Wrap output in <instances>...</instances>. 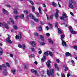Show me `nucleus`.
Wrapping results in <instances>:
<instances>
[{
  "label": "nucleus",
  "instance_id": "f257e3e1",
  "mask_svg": "<svg viewBox=\"0 0 77 77\" xmlns=\"http://www.w3.org/2000/svg\"><path fill=\"white\" fill-rule=\"evenodd\" d=\"M47 74L48 75H51L52 76L54 75V69H51L50 70V72H49L48 70L47 71Z\"/></svg>",
  "mask_w": 77,
  "mask_h": 77
},
{
  "label": "nucleus",
  "instance_id": "f03ea898",
  "mask_svg": "<svg viewBox=\"0 0 77 77\" xmlns=\"http://www.w3.org/2000/svg\"><path fill=\"white\" fill-rule=\"evenodd\" d=\"M73 1L72 0H70L69 3V7L70 8V9H73L74 8V6L72 5V3Z\"/></svg>",
  "mask_w": 77,
  "mask_h": 77
},
{
  "label": "nucleus",
  "instance_id": "7ed1b4c3",
  "mask_svg": "<svg viewBox=\"0 0 77 77\" xmlns=\"http://www.w3.org/2000/svg\"><path fill=\"white\" fill-rule=\"evenodd\" d=\"M21 36H22V34L21 32H20L18 35H17L15 36V38L16 39H19L21 38Z\"/></svg>",
  "mask_w": 77,
  "mask_h": 77
},
{
  "label": "nucleus",
  "instance_id": "20e7f679",
  "mask_svg": "<svg viewBox=\"0 0 77 77\" xmlns=\"http://www.w3.org/2000/svg\"><path fill=\"white\" fill-rule=\"evenodd\" d=\"M4 26V27L7 29H9V27L8 26V25L6 24V23L5 22L3 23H0V26Z\"/></svg>",
  "mask_w": 77,
  "mask_h": 77
},
{
  "label": "nucleus",
  "instance_id": "39448f33",
  "mask_svg": "<svg viewBox=\"0 0 77 77\" xmlns=\"http://www.w3.org/2000/svg\"><path fill=\"white\" fill-rule=\"evenodd\" d=\"M56 12L55 13L54 15L55 17L56 18H57L58 17H59V14H59V10L57 9H56Z\"/></svg>",
  "mask_w": 77,
  "mask_h": 77
},
{
  "label": "nucleus",
  "instance_id": "423d86ee",
  "mask_svg": "<svg viewBox=\"0 0 77 77\" xmlns=\"http://www.w3.org/2000/svg\"><path fill=\"white\" fill-rule=\"evenodd\" d=\"M69 29L72 33V34H75L76 33V32L74 30H73V29H72V27L71 26H69Z\"/></svg>",
  "mask_w": 77,
  "mask_h": 77
},
{
  "label": "nucleus",
  "instance_id": "0eeeda50",
  "mask_svg": "<svg viewBox=\"0 0 77 77\" xmlns=\"http://www.w3.org/2000/svg\"><path fill=\"white\" fill-rule=\"evenodd\" d=\"M51 61L49 60H48L47 62L46 63V65L48 66V68H50V63Z\"/></svg>",
  "mask_w": 77,
  "mask_h": 77
},
{
  "label": "nucleus",
  "instance_id": "6e6552de",
  "mask_svg": "<svg viewBox=\"0 0 77 77\" xmlns=\"http://www.w3.org/2000/svg\"><path fill=\"white\" fill-rule=\"evenodd\" d=\"M6 41H7L9 44H12V41L10 40V38L8 37L6 39Z\"/></svg>",
  "mask_w": 77,
  "mask_h": 77
},
{
  "label": "nucleus",
  "instance_id": "1a4fd4ad",
  "mask_svg": "<svg viewBox=\"0 0 77 77\" xmlns=\"http://www.w3.org/2000/svg\"><path fill=\"white\" fill-rule=\"evenodd\" d=\"M62 45H63V46H64V47H67V45H66V42L63 40H62Z\"/></svg>",
  "mask_w": 77,
  "mask_h": 77
},
{
  "label": "nucleus",
  "instance_id": "9d476101",
  "mask_svg": "<svg viewBox=\"0 0 77 77\" xmlns=\"http://www.w3.org/2000/svg\"><path fill=\"white\" fill-rule=\"evenodd\" d=\"M7 72V70H6V69H4L3 71V73L4 75H7V72Z\"/></svg>",
  "mask_w": 77,
  "mask_h": 77
},
{
  "label": "nucleus",
  "instance_id": "9b49d317",
  "mask_svg": "<svg viewBox=\"0 0 77 77\" xmlns=\"http://www.w3.org/2000/svg\"><path fill=\"white\" fill-rule=\"evenodd\" d=\"M67 17L66 15V14H64L63 15V17H60V18L61 19V20H63L64 18H67Z\"/></svg>",
  "mask_w": 77,
  "mask_h": 77
},
{
  "label": "nucleus",
  "instance_id": "f8f14e48",
  "mask_svg": "<svg viewBox=\"0 0 77 77\" xmlns=\"http://www.w3.org/2000/svg\"><path fill=\"white\" fill-rule=\"evenodd\" d=\"M4 51L3 50V49L1 48H0V55L2 56L3 54Z\"/></svg>",
  "mask_w": 77,
  "mask_h": 77
},
{
  "label": "nucleus",
  "instance_id": "ddd939ff",
  "mask_svg": "<svg viewBox=\"0 0 77 77\" xmlns=\"http://www.w3.org/2000/svg\"><path fill=\"white\" fill-rule=\"evenodd\" d=\"M3 12L4 14H5V15H8V11H6L5 9H4L3 11Z\"/></svg>",
  "mask_w": 77,
  "mask_h": 77
},
{
  "label": "nucleus",
  "instance_id": "4468645a",
  "mask_svg": "<svg viewBox=\"0 0 77 77\" xmlns=\"http://www.w3.org/2000/svg\"><path fill=\"white\" fill-rule=\"evenodd\" d=\"M66 57H68V56H69L70 57H71V54L69 53L68 52H67L66 53Z\"/></svg>",
  "mask_w": 77,
  "mask_h": 77
},
{
  "label": "nucleus",
  "instance_id": "2eb2a0df",
  "mask_svg": "<svg viewBox=\"0 0 77 77\" xmlns=\"http://www.w3.org/2000/svg\"><path fill=\"white\" fill-rule=\"evenodd\" d=\"M31 45L33 47H35L36 46V43L35 42H31Z\"/></svg>",
  "mask_w": 77,
  "mask_h": 77
},
{
  "label": "nucleus",
  "instance_id": "dca6fc26",
  "mask_svg": "<svg viewBox=\"0 0 77 77\" xmlns=\"http://www.w3.org/2000/svg\"><path fill=\"white\" fill-rule=\"evenodd\" d=\"M38 11L39 13H40L41 15H42V11H41V8L40 7H39L38 8Z\"/></svg>",
  "mask_w": 77,
  "mask_h": 77
},
{
  "label": "nucleus",
  "instance_id": "f3484780",
  "mask_svg": "<svg viewBox=\"0 0 77 77\" xmlns=\"http://www.w3.org/2000/svg\"><path fill=\"white\" fill-rule=\"evenodd\" d=\"M31 72H32V73H35V74H36L37 73V72L33 69H31Z\"/></svg>",
  "mask_w": 77,
  "mask_h": 77
},
{
  "label": "nucleus",
  "instance_id": "a211bd4d",
  "mask_svg": "<svg viewBox=\"0 0 77 77\" xmlns=\"http://www.w3.org/2000/svg\"><path fill=\"white\" fill-rule=\"evenodd\" d=\"M29 17L30 18H31L32 19H33L35 18V17H34V16H33V15L31 14H29Z\"/></svg>",
  "mask_w": 77,
  "mask_h": 77
},
{
  "label": "nucleus",
  "instance_id": "6ab92c4d",
  "mask_svg": "<svg viewBox=\"0 0 77 77\" xmlns=\"http://www.w3.org/2000/svg\"><path fill=\"white\" fill-rule=\"evenodd\" d=\"M52 5L54 7H56L57 6V5L56 3L55 2H53L52 3Z\"/></svg>",
  "mask_w": 77,
  "mask_h": 77
},
{
  "label": "nucleus",
  "instance_id": "aec40b11",
  "mask_svg": "<svg viewBox=\"0 0 77 77\" xmlns=\"http://www.w3.org/2000/svg\"><path fill=\"white\" fill-rule=\"evenodd\" d=\"M40 38L41 39L42 41H44V36L42 35H40Z\"/></svg>",
  "mask_w": 77,
  "mask_h": 77
},
{
  "label": "nucleus",
  "instance_id": "412c9836",
  "mask_svg": "<svg viewBox=\"0 0 77 77\" xmlns=\"http://www.w3.org/2000/svg\"><path fill=\"white\" fill-rule=\"evenodd\" d=\"M14 12L15 14H18V11H17V9L15 8L14 9Z\"/></svg>",
  "mask_w": 77,
  "mask_h": 77
},
{
  "label": "nucleus",
  "instance_id": "4be33fe9",
  "mask_svg": "<svg viewBox=\"0 0 77 77\" xmlns=\"http://www.w3.org/2000/svg\"><path fill=\"white\" fill-rule=\"evenodd\" d=\"M28 1L30 3L32 4V5H34V3H33V2L31 0H28Z\"/></svg>",
  "mask_w": 77,
  "mask_h": 77
},
{
  "label": "nucleus",
  "instance_id": "5701e85b",
  "mask_svg": "<svg viewBox=\"0 0 77 77\" xmlns=\"http://www.w3.org/2000/svg\"><path fill=\"white\" fill-rule=\"evenodd\" d=\"M48 41L50 44H53V42L51 39H49Z\"/></svg>",
  "mask_w": 77,
  "mask_h": 77
},
{
  "label": "nucleus",
  "instance_id": "b1692460",
  "mask_svg": "<svg viewBox=\"0 0 77 77\" xmlns=\"http://www.w3.org/2000/svg\"><path fill=\"white\" fill-rule=\"evenodd\" d=\"M58 31L59 33H62V30H61V29L58 28Z\"/></svg>",
  "mask_w": 77,
  "mask_h": 77
},
{
  "label": "nucleus",
  "instance_id": "393cba45",
  "mask_svg": "<svg viewBox=\"0 0 77 77\" xmlns=\"http://www.w3.org/2000/svg\"><path fill=\"white\" fill-rule=\"evenodd\" d=\"M44 54L46 56H48V51H47L46 52H45Z\"/></svg>",
  "mask_w": 77,
  "mask_h": 77
},
{
  "label": "nucleus",
  "instance_id": "a878e982",
  "mask_svg": "<svg viewBox=\"0 0 77 77\" xmlns=\"http://www.w3.org/2000/svg\"><path fill=\"white\" fill-rule=\"evenodd\" d=\"M45 57L44 56L42 58V59L41 60L42 61H45Z\"/></svg>",
  "mask_w": 77,
  "mask_h": 77
},
{
  "label": "nucleus",
  "instance_id": "bb28decb",
  "mask_svg": "<svg viewBox=\"0 0 77 77\" xmlns=\"http://www.w3.org/2000/svg\"><path fill=\"white\" fill-rule=\"evenodd\" d=\"M24 15L23 14H22L20 16V18H21V19H23L24 18Z\"/></svg>",
  "mask_w": 77,
  "mask_h": 77
},
{
  "label": "nucleus",
  "instance_id": "cd10ccee",
  "mask_svg": "<svg viewBox=\"0 0 77 77\" xmlns=\"http://www.w3.org/2000/svg\"><path fill=\"white\" fill-rule=\"evenodd\" d=\"M10 21H11V22L13 23L14 24V20H12V19L10 18L9 19Z\"/></svg>",
  "mask_w": 77,
  "mask_h": 77
},
{
  "label": "nucleus",
  "instance_id": "c85d7f7f",
  "mask_svg": "<svg viewBox=\"0 0 77 77\" xmlns=\"http://www.w3.org/2000/svg\"><path fill=\"white\" fill-rule=\"evenodd\" d=\"M33 19L34 20V21H36V22H38V21H39V20H38V19L35 18V17H34V18H33Z\"/></svg>",
  "mask_w": 77,
  "mask_h": 77
},
{
  "label": "nucleus",
  "instance_id": "c756f323",
  "mask_svg": "<svg viewBox=\"0 0 77 77\" xmlns=\"http://www.w3.org/2000/svg\"><path fill=\"white\" fill-rule=\"evenodd\" d=\"M48 53H49L50 56H53V53L51 52H50V51H48Z\"/></svg>",
  "mask_w": 77,
  "mask_h": 77
},
{
  "label": "nucleus",
  "instance_id": "7c9ffc66",
  "mask_svg": "<svg viewBox=\"0 0 77 77\" xmlns=\"http://www.w3.org/2000/svg\"><path fill=\"white\" fill-rule=\"evenodd\" d=\"M40 45H45V43L44 42H42L40 43Z\"/></svg>",
  "mask_w": 77,
  "mask_h": 77
},
{
  "label": "nucleus",
  "instance_id": "2f4dec72",
  "mask_svg": "<svg viewBox=\"0 0 77 77\" xmlns=\"http://www.w3.org/2000/svg\"><path fill=\"white\" fill-rule=\"evenodd\" d=\"M22 47L23 50H25L26 49V45L24 44H23L22 45Z\"/></svg>",
  "mask_w": 77,
  "mask_h": 77
},
{
  "label": "nucleus",
  "instance_id": "473e14b6",
  "mask_svg": "<svg viewBox=\"0 0 77 77\" xmlns=\"http://www.w3.org/2000/svg\"><path fill=\"white\" fill-rule=\"evenodd\" d=\"M65 38V36H64V35H62L61 36L60 39H61L62 40V39H63V38Z\"/></svg>",
  "mask_w": 77,
  "mask_h": 77
},
{
  "label": "nucleus",
  "instance_id": "72a5a7b5",
  "mask_svg": "<svg viewBox=\"0 0 77 77\" xmlns=\"http://www.w3.org/2000/svg\"><path fill=\"white\" fill-rule=\"evenodd\" d=\"M24 13L25 14H28V13H29V11H24Z\"/></svg>",
  "mask_w": 77,
  "mask_h": 77
},
{
  "label": "nucleus",
  "instance_id": "f704fd0d",
  "mask_svg": "<svg viewBox=\"0 0 77 77\" xmlns=\"http://www.w3.org/2000/svg\"><path fill=\"white\" fill-rule=\"evenodd\" d=\"M14 29H15V30H17L18 29V27H17V26H14Z\"/></svg>",
  "mask_w": 77,
  "mask_h": 77
},
{
  "label": "nucleus",
  "instance_id": "c9c22d12",
  "mask_svg": "<svg viewBox=\"0 0 77 77\" xmlns=\"http://www.w3.org/2000/svg\"><path fill=\"white\" fill-rule=\"evenodd\" d=\"M42 27H41V26H40L39 28V31H42Z\"/></svg>",
  "mask_w": 77,
  "mask_h": 77
},
{
  "label": "nucleus",
  "instance_id": "e433bc0d",
  "mask_svg": "<svg viewBox=\"0 0 77 77\" xmlns=\"http://www.w3.org/2000/svg\"><path fill=\"white\" fill-rule=\"evenodd\" d=\"M11 71L13 74H14L15 72V70L14 69L12 70Z\"/></svg>",
  "mask_w": 77,
  "mask_h": 77
},
{
  "label": "nucleus",
  "instance_id": "4c0bfd02",
  "mask_svg": "<svg viewBox=\"0 0 77 77\" xmlns=\"http://www.w3.org/2000/svg\"><path fill=\"white\" fill-rule=\"evenodd\" d=\"M68 67L65 66V71H68Z\"/></svg>",
  "mask_w": 77,
  "mask_h": 77
},
{
  "label": "nucleus",
  "instance_id": "58836bf2",
  "mask_svg": "<svg viewBox=\"0 0 77 77\" xmlns=\"http://www.w3.org/2000/svg\"><path fill=\"white\" fill-rule=\"evenodd\" d=\"M55 26L56 27H58V23H56Z\"/></svg>",
  "mask_w": 77,
  "mask_h": 77
},
{
  "label": "nucleus",
  "instance_id": "ea45409f",
  "mask_svg": "<svg viewBox=\"0 0 77 77\" xmlns=\"http://www.w3.org/2000/svg\"><path fill=\"white\" fill-rule=\"evenodd\" d=\"M71 62L72 63V65H74L75 64V62H74V61L73 60H72L71 61Z\"/></svg>",
  "mask_w": 77,
  "mask_h": 77
},
{
  "label": "nucleus",
  "instance_id": "a19ab883",
  "mask_svg": "<svg viewBox=\"0 0 77 77\" xmlns=\"http://www.w3.org/2000/svg\"><path fill=\"white\" fill-rule=\"evenodd\" d=\"M34 35L35 36H38V33H37V32H35L34 33Z\"/></svg>",
  "mask_w": 77,
  "mask_h": 77
},
{
  "label": "nucleus",
  "instance_id": "79ce46f5",
  "mask_svg": "<svg viewBox=\"0 0 77 77\" xmlns=\"http://www.w3.org/2000/svg\"><path fill=\"white\" fill-rule=\"evenodd\" d=\"M29 68V65H26L24 67V68H25V69H26V68Z\"/></svg>",
  "mask_w": 77,
  "mask_h": 77
},
{
  "label": "nucleus",
  "instance_id": "37998d69",
  "mask_svg": "<svg viewBox=\"0 0 77 77\" xmlns=\"http://www.w3.org/2000/svg\"><path fill=\"white\" fill-rule=\"evenodd\" d=\"M6 65L8 67H10V65H9V63H6Z\"/></svg>",
  "mask_w": 77,
  "mask_h": 77
},
{
  "label": "nucleus",
  "instance_id": "c03bdc74",
  "mask_svg": "<svg viewBox=\"0 0 77 77\" xmlns=\"http://www.w3.org/2000/svg\"><path fill=\"white\" fill-rule=\"evenodd\" d=\"M14 17L15 18V19H17V18H18V17L17 15H15L14 16Z\"/></svg>",
  "mask_w": 77,
  "mask_h": 77
},
{
  "label": "nucleus",
  "instance_id": "a18cd8bd",
  "mask_svg": "<svg viewBox=\"0 0 77 77\" xmlns=\"http://www.w3.org/2000/svg\"><path fill=\"white\" fill-rule=\"evenodd\" d=\"M35 7L33 6L32 7V12H34V11H35Z\"/></svg>",
  "mask_w": 77,
  "mask_h": 77
},
{
  "label": "nucleus",
  "instance_id": "49530a36",
  "mask_svg": "<svg viewBox=\"0 0 77 77\" xmlns=\"http://www.w3.org/2000/svg\"><path fill=\"white\" fill-rule=\"evenodd\" d=\"M10 56L11 57H14V55L12 54H10Z\"/></svg>",
  "mask_w": 77,
  "mask_h": 77
},
{
  "label": "nucleus",
  "instance_id": "de8ad7c7",
  "mask_svg": "<svg viewBox=\"0 0 77 77\" xmlns=\"http://www.w3.org/2000/svg\"><path fill=\"white\" fill-rule=\"evenodd\" d=\"M26 20H29V16H27L26 18Z\"/></svg>",
  "mask_w": 77,
  "mask_h": 77
},
{
  "label": "nucleus",
  "instance_id": "09e8293b",
  "mask_svg": "<svg viewBox=\"0 0 77 77\" xmlns=\"http://www.w3.org/2000/svg\"><path fill=\"white\" fill-rule=\"evenodd\" d=\"M36 14L37 17H39V16H40V15H39V14L38 13H37Z\"/></svg>",
  "mask_w": 77,
  "mask_h": 77
},
{
  "label": "nucleus",
  "instance_id": "8fccbe9b",
  "mask_svg": "<svg viewBox=\"0 0 77 77\" xmlns=\"http://www.w3.org/2000/svg\"><path fill=\"white\" fill-rule=\"evenodd\" d=\"M2 68H4V67H6V66H5V64H2L1 66Z\"/></svg>",
  "mask_w": 77,
  "mask_h": 77
},
{
  "label": "nucleus",
  "instance_id": "3c124183",
  "mask_svg": "<svg viewBox=\"0 0 77 77\" xmlns=\"http://www.w3.org/2000/svg\"><path fill=\"white\" fill-rule=\"evenodd\" d=\"M31 50L32 51H34L35 50V49L33 48H31Z\"/></svg>",
  "mask_w": 77,
  "mask_h": 77
},
{
  "label": "nucleus",
  "instance_id": "603ef678",
  "mask_svg": "<svg viewBox=\"0 0 77 77\" xmlns=\"http://www.w3.org/2000/svg\"><path fill=\"white\" fill-rule=\"evenodd\" d=\"M55 70H56V71H59V68H58L57 67H55Z\"/></svg>",
  "mask_w": 77,
  "mask_h": 77
},
{
  "label": "nucleus",
  "instance_id": "864d4df0",
  "mask_svg": "<svg viewBox=\"0 0 77 77\" xmlns=\"http://www.w3.org/2000/svg\"><path fill=\"white\" fill-rule=\"evenodd\" d=\"M18 46L19 48H22V46L21 45H19Z\"/></svg>",
  "mask_w": 77,
  "mask_h": 77
},
{
  "label": "nucleus",
  "instance_id": "5fc2aeb1",
  "mask_svg": "<svg viewBox=\"0 0 77 77\" xmlns=\"http://www.w3.org/2000/svg\"><path fill=\"white\" fill-rule=\"evenodd\" d=\"M56 61L57 62V63H59V60L58 59H57L56 60Z\"/></svg>",
  "mask_w": 77,
  "mask_h": 77
},
{
  "label": "nucleus",
  "instance_id": "6e6d98bb",
  "mask_svg": "<svg viewBox=\"0 0 77 77\" xmlns=\"http://www.w3.org/2000/svg\"><path fill=\"white\" fill-rule=\"evenodd\" d=\"M73 48H75V50H77V46H74L73 47Z\"/></svg>",
  "mask_w": 77,
  "mask_h": 77
},
{
  "label": "nucleus",
  "instance_id": "4d7b16f0",
  "mask_svg": "<svg viewBox=\"0 0 77 77\" xmlns=\"http://www.w3.org/2000/svg\"><path fill=\"white\" fill-rule=\"evenodd\" d=\"M54 66L56 68V67H57V63H55L54 64Z\"/></svg>",
  "mask_w": 77,
  "mask_h": 77
},
{
  "label": "nucleus",
  "instance_id": "13d9d810",
  "mask_svg": "<svg viewBox=\"0 0 77 77\" xmlns=\"http://www.w3.org/2000/svg\"><path fill=\"white\" fill-rule=\"evenodd\" d=\"M41 53H42V51H39L38 54H41Z\"/></svg>",
  "mask_w": 77,
  "mask_h": 77
},
{
  "label": "nucleus",
  "instance_id": "bf43d9fd",
  "mask_svg": "<svg viewBox=\"0 0 77 77\" xmlns=\"http://www.w3.org/2000/svg\"><path fill=\"white\" fill-rule=\"evenodd\" d=\"M49 26L50 27V28H52V27H53V26H52V25L51 24H49Z\"/></svg>",
  "mask_w": 77,
  "mask_h": 77
},
{
  "label": "nucleus",
  "instance_id": "052dcab7",
  "mask_svg": "<svg viewBox=\"0 0 77 77\" xmlns=\"http://www.w3.org/2000/svg\"><path fill=\"white\" fill-rule=\"evenodd\" d=\"M46 35L48 36H50V33H46Z\"/></svg>",
  "mask_w": 77,
  "mask_h": 77
},
{
  "label": "nucleus",
  "instance_id": "680f3d73",
  "mask_svg": "<svg viewBox=\"0 0 77 77\" xmlns=\"http://www.w3.org/2000/svg\"><path fill=\"white\" fill-rule=\"evenodd\" d=\"M50 18L51 19H53V15H51Z\"/></svg>",
  "mask_w": 77,
  "mask_h": 77
},
{
  "label": "nucleus",
  "instance_id": "e2e57ef3",
  "mask_svg": "<svg viewBox=\"0 0 77 77\" xmlns=\"http://www.w3.org/2000/svg\"><path fill=\"white\" fill-rule=\"evenodd\" d=\"M43 7H44V8H45L46 7V5H45V4H43Z\"/></svg>",
  "mask_w": 77,
  "mask_h": 77
},
{
  "label": "nucleus",
  "instance_id": "0e129e2a",
  "mask_svg": "<svg viewBox=\"0 0 77 77\" xmlns=\"http://www.w3.org/2000/svg\"><path fill=\"white\" fill-rule=\"evenodd\" d=\"M6 6L8 8H10L11 7V5H6Z\"/></svg>",
  "mask_w": 77,
  "mask_h": 77
},
{
  "label": "nucleus",
  "instance_id": "69168bd1",
  "mask_svg": "<svg viewBox=\"0 0 77 77\" xmlns=\"http://www.w3.org/2000/svg\"><path fill=\"white\" fill-rule=\"evenodd\" d=\"M44 12H47V10L46 9V8H45L44 10Z\"/></svg>",
  "mask_w": 77,
  "mask_h": 77
},
{
  "label": "nucleus",
  "instance_id": "338daca9",
  "mask_svg": "<svg viewBox=\"0 0 77 77\" xmlns=\"http://www.w3.org/2000/svg\"><path fill=\"white\" fill-rule=\"evenodd\" d=\"M67 77H69V76H70V74L69 73H68L67 75Z\"/></svg>",
  "mask_w": 77,
  "mask_h": 77
},
{
  "label": "nucleus",
  "instance_id": "774afa93",
  "mask_svg": "<svg viewBox=\"0 0 77 77\" xmlns=\"http://www.w3.org/2000/svg\"><path fill=\"white\" fill-rule=\"evenodd\" d=\"M58 3L59 8H61V5H60V4H59V2H58Z\"/></svg>",
  "mask_w": 77,
  "mask_h": 77
}]
</instances>
